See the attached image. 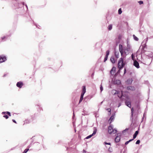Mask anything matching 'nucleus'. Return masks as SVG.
Masks as SVG:
<instances>
[{"label":"nucleus","instance_id":"7","mask_svg":"<svg viewBox=\"0 0 153 153\" xmlns=\"http://www.w3.org/2000/svg\"><path fill=\"white\" fill-rule=\"evenodd\" d=\"M7 60L6 56L4 54L0 55V63L5 62Z\"/></svg>","mask_w":153,"mask_h":153},{"label":"nucleus","instance_id":"26","mask_svg":"<svg viewBox=\"0 0 153 153\" xmlns=\"http://www.w3.org/2000/svg\"><path fill=\"white\" fill-rule=\"evenodd\" d=\"M112 28V24L109 25L108 27V29L109 30H111Z\"/></svg>","mask_w":153,"mask_h":153},{"label":"nucleus","instance_id":"50","mask_svg":"<svg viewBox=\"0 0 153 153\" xmlns=\"http://www.w3.org/2000/svg\"><path fill=\"white\" fill-rule=\"evenodd\" d=\"M122 69H119V70L117 72V74H119L120 72V71Z\"/></svg>","mask_w":153,"mask_h":153},{"label":"nucleus","instance_id":"38","mask_svg":"<svg viewBox=\"0 0 153 153\" xmlns=\"http://www.w3.org/2000/svg\"><path fill=\"white\" fill-rule=\"evenodd\" d=\"M108 151L110 152H112L113 151V149L112 148L110 147L108 149Z\"/></svg>","mask_w":153,"mask_h":153},{"label":"nucleus","instance_id":"58","mask_svg":"<svg viewBox=\"0 0 153 153\" xmlns=\"http://www.w3.org/2000/svg\"><path fill=\"white\" fill-rule=\"evenodd\" d=\"M121 105V103H119L118 104V107H120Z\"/></svg>","mask_w":153,"mask_h":153},{"label":"nucleus","instance_id":"23","mask_svg":"<svg viewBox=\"0 0 153 153\" xmlns=\"http://www.w3.org/2000/svg\"><path fill=\"white\" fill-rule=\"evenodd\" d=\"M146 51L145 50V49H144V48H142L140 54H144L146 52Z\"/></svg>","mask_w":153,"mask_h":153},{"label":"nucleus","instance_id":"36","mask_svg":"<svg viewBox=\"0 0 153 153\" xmlns=\"http://www.w3.org/2000/svg\"><path fill=\"white\" fill-rule=\"evenodd\" d=\"M104 144H105V145H111V143H109V142L108 143L106 142H105L104 143Z\"/></svg>","mask_w":153,"mask_h":153},{"label":"nucleus","instance_id":"54","mask_svg":"<svg viewBox=\"0 0 153 153\" xmlns=\"http://www.w3.org/2000/svg\"><path fill=\"white\" fill-rule=\"evenodd\" d=\"M12 121H13V123H16V121L15 120H14V119H13V120H12Z\"/></svg>","mask_w":153,"mask_h":153},{"label":"nucleus","instance_id":"37","mask_svg":"<svg viewBox=\"0 0 153 153\" xmlns=\"http://www.w3.org/2000/svg\"><path fill=\"white\" fill-rule=\"evenodd\" d=\"M140 5H141L143 4V1H140L138 2Z\"/></svg>","mask_w":153,"mask_h":153},{"label":"nucleus","instance_id":"62","mask_svg":"<svg viewBox=\"0 0 153 153\" xmlns=\"http://www.w3.org/2000/svg\"><path fill=\"white\" fill-rule=\"evenodd\" d=\"M6 76V74H4L3 75V77H5Z\"/></svg>","mask_w":153,"mask_h":153},{"label":"nucleus","instance_id":"60","mask_svg":"<svg viewBox=\"0 0 153 153\" xmlns=\"http://www.w3.org/2000/svg\"><path fill=\"white\" fill-rule=\"evenodd\" d=\"M39 137L42 139V140H43V137L42 136H40Z\"/></svg>","mask_w":153,"mask_h":153},{"label":"nucleus","instance_id":"47","mask_svg":"<svg viewBox=\"0 0 153 153\" xmlns=\"http://www.w3.org/2000/svg\"><path fill=\"white\" fill-rule=\"evenodd\" d=\"M107 110L108 111V112L110 113V114H111V109L110 108H108L107 109Z\"/></svg>","mask_w":153,"mask_h":153},{"label":"nucleus","instance_id":"20","mask_svg":"<svg viewBox=\"0 0 153 153\" xmlns=\"http://www.w3.org/2000/svg\"><path fill=\"white\" fill-rule=\"evenodd\" d=\"M36 106L39 107V109H38V111H43L42 107H41V105L40 103H39L36 105Z\"/></svg>","mask_w":153,"mask_h":153},{"label":"nucleus","instance_id":"48","mask_svg":"<svg viewBox=\"0 0 153 153\" xmlns=\"http://www.w3.org/2000/svg\"><path fill=\"white\" fill-rule=\"evenodd\" d=\"M6 36H4L1 37V39L2 40H3L4 39H6Z\"/></svg>","mask_w":153,"mask_h":153},{"label":"nucleus","instance_id":"32","mask_svg":"<svg viewBox=\"0 0 153 153\" xmlns=\"http://www.w3.org/2000/svg\"><path fill=\"white\" fill-rule=\"evenodd\" d=\"M142 48H144V49H145L146 48L147 45L146 44V43H145V44L142 45Z\"/></svg>","mask_w":153,"mask_h":153},{"label":"nucleus","instance_id":"57","mask_svg":"<svg viewBox=\"0 0 153 153\" xmlns=\"http://www.w3.org/2000/svg\"><path fill=\"white\" fill-rule=\"evenodd\" d=\"M82 115L84 116L87 115V114L84 113H82Z\"/></svg>","mask_w":153,"mask_h":153},{"label":"nucleus","instance_id":"41","mask_svg":"<svg viewBox=\"0 0 153 153\" xmlns=\"http://www.w3.org/2000/svg\"><path fill=\"white\" fill-rule=\"evenodd\" d=\"M140 140H138L136 141V142L135 143V144H140Z\"/></svg>","mask_w":153,"mask_h":153},{"label":"nucleus","instance_id":"43","mask_svg":"<svg viewBox=\"0 0 153 153\" xmlns=\"http://www.w3.org/2000/svg\"><path fill=\"white\" fill-rule=\"evenodd\" d=\"M100 91L101 92L103 90V87L102 86V85H101L100 86Z\"/></svg>","mask_w":153,"mask_h":153},{"label":"nucleus","instance_id":"21","mask_svg":"<svg viewBox=\"0 0 153 153\" xmlns=\"http://www.w3.org/2000/svg\"><path fill=\"white\" fill-rule=\"evenodd\" d=\"M7 114L8 116L9 117V116H11V114L10 112L7 111H4L2 112L1 113V114Z\"/></svg>","mask_w":153,"mask_h":153},{"label":"nucleus","instance_id":"55","mask_svg":"<svg viewBox=\"0 0 153 153\" xmlns=\"http://www.w3.org/2000/svg\"><path fill=\"white\" fill-rule=\"evenodd\" d=\"M123 63L124 65V66L127 64V62H126L124 61L123 60Z\"/></svg>","mask_w":153,"mask_h":153},{"label":"nucleus","instance_id":"52","mask_svg":"<svg viewBox=\"0 0 153 153\" xmlns=\"http://www.w3.org/2000/svg\"><path fill=\"white\" fill-rule=\"evenodd\" d=\"M129 143V142H128V141H127L125 143V145H127L128 143Z\"/></svg>","mask_w":153,"mask_h":153},{"label":"nucleus","instance_id":"4","mask_svg":"<svg viewBox=\"0 0 153 153\" xmlns=\"http://www.w3.org/2000/svg\"><path fill=\"white\" fill-rule=\"evenodd\" d=\"M85 92L86 87L85 85H83L82 87V91L80 96V99L79 100V104H80L83 100V96Z\"/></svg>","mask_w":153,"mask_h":153},{"label":"nucleus","instance_id":"30","mask_svg":"<svg viewBox=\"0 0 153 153\" xmlns=\"http://www.w3.org/2000/svg\"><path fill=\"white\" fill-rule=\"evenodd\" d=\"M112 131H113V132H112V133L114 134L117 132V131L116 128H115L114 129L113 128V129L112 130Z\"/></svg>","mask_w":153,"mask_h":153},{"label":"nucleus","instance_id":"12","mask_svg":"<svg viewBox=\"0 0 153 153\" xmlns=\"http://www.w3.org/2000/svg\"><path fill=\"white\" fill-rule=\"evenodd\" d=\"M23 85V83L22 81L18 82L16 84V86L19 88H21Z\"/></svg>","mask_w":153,"mask_h":153},{"label":"nucleus","instance_id":"59","mask_svg":"<svg viewBox=\"0 0 153 153\" xmlns=\"http://www.w3.org/2000/svg\"><path fill=\"white\" fill-rule=\"evenodd\" d=\"M83 152L84 153H86V150H84V149H83Z\"/></svg>","mask_w":153,"mask_h":153},{"label":"nucleus","instance_id":"46","mask_svg":"<svg viewBox=\"0 0 153 153\" xmlns=\"http://www.w3.org/2000/svg\"><path fill=\"white\" fill-rule=\"evenodd\" d=\"M11 33H10L9 35H6V36H6V39H7L8 37H10L11 36Z\"/></svg>","mask_w":153,"mask_h":153},{"label":"nucleus","instance_id":"56","mask_svg":"<svg viewBox=\"0 0 153 153\" xmlns=\"http://www.w3.org/2000/svg\"><path fill=\"white\" fill-rule=\"evenodd\" d=\"M134 140L133 139H132L129 140H128V141L129 142V143H130V142L132 141H133Z\"/></svg>","mask_w":153,"mask_h":153},{"label":"nucleus","instance_id":"63","mask_svg":"<svg viewBox=\"0 0 153 153\" xmlns=\"http://www.w3.org/2000/svg\"><path fill=\"white\" fill-rule=\"evenodd\" d=\"M15 147H13V148H12L11 149V150H13V149H15Z\"/></svg>","mask_w":153,"mask_h":153},{"label":"nucleus","instance_id":"24","mask_svg":"<svg viewBox=\"0 0 153 153\" xmlns=\"http://www.w3.org/2000/svg\"><path fill=\"white\" fill-rule=\"evenodd\" d=\"M147 56V60H151V62H152V58L151 56Z\"/></svg>","mask_w":153,"mask_h":153},{"label":"nucleus","instance_id":"17","mask_svg":"<svg viewBox=\"0 0 153 153\" xmlns=\"http://www.w3.org/2000/svg\"><path fill=\"white\" fill-rule=\"evenodd\" d=\"M133 81V79L132 78H128L127 80L126 81L127 84L128 85H130L131 84Z\"/></svg>","mask_w":153,"mask_h":153},{"label":"nucleus","instance_id":"33","mask_svg":"<svg viewBox=\"0 0 153 153\" xmlns=\"http://www.w3.org/2000/svg\"><path fill=\"white\" fill-rule=\"evenodd\" d=\"M122 13V11L121 10V8H120L119 10L118 11V13L119 14H121Z\"/></svg>","mask_w":153,"mask_h":153},{"label":"nucleus","instance_id":"40","mask_svg":"<svg viewBox=\"0 0 153 153\" xmlns=\"http://www.w3.org/2000/svg\"><path fill=\"white\" fill-rule=\"evenodd\" d=\"M34 25L37 28H38L39 29H40V28L39 27H40V26L37 25L34 22H33Z\"/></svg>","mask_w":153,"mask_h":153},{"label":"nucleus","instance_id":"39","mask_svg":"<svg viewBox=\"0 0 153 153\" xmlns=\"http://www.w3.org/2000/svg\"><path fill=\"white\" fill-rule=\"evenodd\" d=\"M39 144V143L38 142H35L33 143V145H35L37 146Z\"/></svg>","mask_w":153,"mask_h":153},{"label":"nucleus","instance_id":"51","mask_svg":"<svg viewBox=\"0 0 153 153\" xmlns=\"http://www.w3.org/2000/svg\"><path fill=\"white\" fill-rule=\"evenodd\" d=\"M94 114L95 116V117H98V116H97V112H95L94 113Z\"/></svg>","mask_w":153,"mask_h":153},{"label":"nucleus","instance_id":"45","mask_svg":"<svg viewBox=\"0 0 153 153\" xmlns=\"http://www.w3.org/2000/svg\"><path fill=\"white\" fill-rule=\"evenodd\" d=\"M32 145V144H31V143H30L27 147V148L29 149V148L31 147Z\"/></svg>","mask_w":153,"mask_h":153},{"label":"nucleus","instance_id":"13","mask_svg":"<svg viewBox=\"0 0 153 153\" xmlns=\"http://www.w3.org/2000/svg\"><path fill=\"white\" fill-rule=\"evenodd\" d=\"M113 83L114 84L119 85L121 84V82L119 79H114L113 81Z\"/></svg>","mask_w":153,"mask_h":153},{"label":"nucleus","instance_id":"6","mask_svg":"<svg viewBox=\"0 0 153 153\" xmlns=\"http://www.w3.org/2000/svg\"><path fill=\"white\" fill-rule=\"evenodd\" d=\"M97 131V129L96 127L94 128V130L93 131V133L87 136L85 138V139H88L90 138H91L92 136L95 135Z\"/></svg>","mask_w":153,"mask_h":153},{"label":"nucleus","instance_id":"42","mask_svg":"<svg viewBox=\"0 0 153 153\" xmlns=\"http://www.w3.org/2000/svg\"><path fill=\"white\" fill-rule=\"evenodd\" d=\"M119 93V91H117V90H115V92L114 93V94L116 95L117 94H118Z\"/></svg>","mask_w":153,"mask_h":153},{"label":"nucleus","instance_id":"53","mask_svg":"<svg viewBox=\"0 0 153 153\" xmlns=\"http://www.w3.org/2000/svg\"><path fill=\"white\" fill-rule=\"evenodd\" d=\"M74 117H75V114H74V111H73V116H72V118L74 119Z\"/></svg>","mask_w":153,"mask_h":153},{"label":"nucleus","instance_id":"34","mask_svg":"<svg viewBox=\"0 0 153 153\" xmlns=\"http://www.w3.org/2000/svg\"><path fill=\"white\" fill-rule=\"evenodd\" d=\"M108 56H105L104 57V62H105L108 59Z\"/></svg>","mask_w":153,"mask_h":153},{"label":"nucleus","instance_id":"31","mask_svg":"<svg viewBox=\"0 0 153 153\" xmlns=\"http://www.w3.org/2000/svg\"><path fill=\"white\" fill-rule=\"evenodd\" d=\"M110 53V51L109 50H108L106 51V56H108V55H109Z\"/></svg>","mask_w":153,"mask_h":153},{"label":"nucleus","instance_id":"35","mask_svg":"<svg viewBox=\"0 0 153 153\" xmlns=\"http://www.w3.org/2000/svg\"><path fill=\"white\" fill-rule=\"evenodd\" d=\"M129 129L128 128H126L123 131L122 133L123 134H124L125 132H126L127 131H128Z\"/></svg>","mask_w":153,"mask_h":153},{"label":"nucleus","instance_id":"27","mask_svg":"<svg viewBox=\"0 0 153 153\" xmlns=\"http://www.w3.org/2000/svg\"><path fill=\"white\" fill-rule=\"evenodd\" d=\"M133 37L134 39L136 41H138L139 40L138 38L137 37H136L134 34L133 35Z\"/></svg>","mask_w":153,"mask_h":153},{"label":"nucleus","instance_id":"25","mask_svg":"<svg viewBox=\"0 0 153 153\" xmlns=\"http://www.w3.org/2000/svg\"><path fill=\"white\" fill-rule=\"evenodd\" d=\"M2 114L4 115L3 116V117L4 118H5L6 119H7L9 118V117L8 116L7 114Z\"/></svg>","mask_w":153,"mask_h":153},{"label":"nucleus","instance_id":"11","mask_svg":"<svg viewBox=\"0 0 153 153\" xmlns=\"http://www.w3.org/2000/svg\"><path fill=\"white\" fill-rule=\"evenodd\" d=\"M125 104L129 108L131 107V102L130 101L126 100L125 101Z\"/></svg>","mask_w":153,"mask_h":153},{"label":"nucleus","instance_id":"5","mask_svg":"<svg viewBox=\"0 0 153 153\" xmlns=\"http://www.w3.org/2000/svg\"><path fill=\"white\" fill-rule=\"evenodd\" d=\"M115 135L116 136V137L114 139V141L115 143H117L119 142L120 140L122 134L120 133H117Z\"/></svg>","mask_w":153,"mask_h":153},{"label":"nucleus","instance_id":"22","mask_svg":"<svg viewBox=\"0 0 153 153\" xmlns=\"http://www.w3.org/2000/svg\"><path fill=\"white\" fill-rule=\"evenodd\" d=\"M31 122V120H30L29 119H26V120L25 121H24V123L23 124V125H24L25 124H28L30 123Z\"/></svg>","mask_w":153,"mask_h":153},{"label":"nucleus","instance_id":"61","mask_svg":"<svg viewBox=\"0 0 153 153\" xmlns=\"http://www.w3.org/2000/svg\"><path fill=\"white\" fill-rule=\"evenodd\" d=\"M94 73L93 72L91 74V77H93L94 76Z\"/></svg>","mask_w":153,"mask_h":153},{"label":"nucleus","instance_id":"3","mask_svg":"<svg viewBox=\"0 0 153 153\" xmlns=\"http://www.w3.org/2000/svg\"><path fill=\"white\" fill-rule=\"evenodd\" d=\"M117 66L118 68L120 69H122L124 67L123 58L121 57L119 59L118 62Z\"/></svg>","mask_w":153,"mask_h":153},{"label":"nucleus","instance_id":"28","mask_svg":"<svg viewBox=\"0 0 153 153\" xmlns=\"http://www.w3.org/2000/svg\"><path fill=\"white\" fill-rule=\"evenodd\" d=\"M139 130H140V127H139L138 128V129L137 131H135V132L134 133V134L136 135V136H137V135L139 134Z\"/></svg>","mask_w":153,"mask_h":153},{"label":"nucleus","instance_id":"64","mask_svg":"<svg viewBox=\"0 0 153 153\" xmlns=\"http://www.w3.org/2000/svg\"><path fill=\"white\" fill-rule=\"evenodd\" d=\"M33 140H32L31 142V143H31V144H32V143H33Z\"/></svg>","mask_w":153,"mask_h":153},{"label":"nucleus","instance_id":"18","mask_svg":"<svg viewBox=\"0 0 153 153\" xmlns=\"http://www.w3.org/2000/svg\"><path fill=\"white\" fill-rule=\"evenodd\" d=\"M114 56L117 59L119 57V52L118 51H114Z\"/></svg>","mask_w":153,"mask_h":153},{"label":"nucleus","instance_id":"15","mask_svg":"<svg viewBox=\"0 0 153 153\" xmlns=\"http://www.w3.org/2000/svg\"><path fill=\"white\" fill-rule=\"evenodd\" d=\"M126 89L128 90H131L134 91L135 90V88L134 86H129L127 87Z\"/></svg>","mask_w":153,"mask_h":153},{"label":"nucleus","instance_id":"44","mask_svg":"<svg viewBox=\"0 0 153 153\" xmlns=\"http://www.w3.org/2000/svg\"><path fill=\"white\" fill-rule=\"evenodd\" d=\"M126 73V67H125L124 69V75Z\"/></svg>","mask_w":153,"mask_h":153},{"label":"nucleus","instance_id":"8","mask_svg":"<svg viewBox=\"0 0 153 153\" xmlns=\"http://www.w3.org/2000/svg\"><path fill=\"white\" fill-rule=\"evenodd\" d=\"M115 112L113 113L110 117V118L108 122L109 124H111L112 122H113L115 118Z\"/></svg>","mask_w":153,"mask_h":153},{"label":"nucleus","instance_id":"10","mask_svg":"<svg viewBox=\"0 0 153 153\" xmlns=\"http://www.w3.org/2000/svg\"><path fill=\"white\" fill-rule=\"evenodd\" d=\"M133 65L137 68L138 69L140 68L139 62L136 60H134Z\"/></svg>","mask_w":153,"mask_h":153},{"label":"nucleus","instance_id":"19","mask_svg":"<svg viewBox=\"0 0 153 153\" xmlns=\"http://www.w3.org/2000/svg\"><path fill=\"white\" fill-rule=\"evenodd\" d=\"M19 4H20L21 5V6H23L24 5L26 6L27 8V10H28V7L27 4H25V2H21L19 3Z\"/></svg>","mask_w":153,"mask_h":153},{"label":"nucleus","instance_id":"2","mask_svg":"<svg viewBox=\"0 0 153 153\" xmlns=\"http://www.w3.org/2000/svg\"><path fill=\"white\" fill-rule=\"evenodd\" d=\"M131 115L130 117V120L131 122V125L134 126L136 124L137 120L138 115L136 114H134V109L132 108L131 109Z\"/></svg>","mask_w":153,"mask_h":153},{"label":"nucleus","instance_id":"16","mask_svg":"<svg viewBox=\"0 0 153 153\" xmlns=\"http://www.w3.org/2000/svg\"><path fill=\"white\" fill-rule=\"evenodd\" d=\"M111 62L113 63H114L117 61V59L116 60L114 58L113 56H112L110 59Z\"/></svg>","mask_w":153,"mask_h":153},{"label":"nucleus","instance_id":"49","mask_svg":"<svg viewBox=\"0 0 153 153\" xmlns=\"http://www.w3.org/2000/svg\"><path fill=\"white\" fill-rule=\"evenodd\" d=\"M137 136H136V135L134 134L133 135V139L134 140V139L137 137Z\"/></svg>","mask_w":153,"mask_h":153},{"label":"nucleus","instance_id":"9","mask_svg":"<svg viewBox=\"0 0 153 153\" xmlns=\"http://www.w3.org/2000/svg\"><path fill=\"white\" fill-rule=\"evenodd\" d=\"M113 129V126L112 124H110L108 128V133L109 134H111L113 131H112Z\"/></svg>","mask_w":153,"mask_h":153},{"label":"nucleus","instance_id":"14","mask_svg":"<svg viewBox=\"0 0 153 153\" xmlns=\"http://www.w3.org/2000/svg\"><path fill=\"white\" fill-rule=\"evenodd\" d=\"M116 67L114 66L113 67L110 71V74L113 75L116 72Z\"/></svg>","mask_w":153,"mask_h":153},{"label":"nucleus","instance_id":"1","mask_svg":"<svg viewBox=\"0 0 153 153\" xmlns=\"http://www.w3.org/2000/svg\"><path fill=\"white\" fill-rule=\"evenodd\" d=\"M119 50L121 53V55L122 56L123 53H124L126 55H127L129 53V51H130L131 46L127 42V47H124L123 48V45L121 44L119 45Z\"/></svg>","mask_w":153,"mask_h":153},{"label":"nucleus","instance_id":"29","mask_svg":"<svg viewBox=\"0 0 153 153\" xmlns=\"http://www.w3.org/2000/svg\"><path fill=\"white\" fill-rule=\"evenodd\" d=\"M29 150H31V149H29L27 148L24 150L23 153H26Z\"/></svg>","mask_w":153,"mask_h":153}]
</instances>
